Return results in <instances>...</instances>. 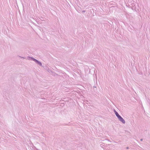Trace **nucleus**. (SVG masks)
I'll return each instance as SVG.
<instances>
[{"label": "nucleus", "mask_w": 150, "mask_h": 150, "mask_svg": "<svg viewBox=\"0 0 150 150\" xmlns=\"http://www.w3.org/2000/svg\"><path fill=\"white\" fill-rule=\"evenodd\" d=\"M48 72L50 73H52V74H54L53 75L54 76H57L58 75V74H56V73H54V72H53L51 70H49L48 71Z\"/></svg>", "instance_id": "nucleus-3"}, {"label": "nucleus", "mask_w": 150, "mask_h": 150, "mask_svg": "<svg viewBox=\"0 0 150 150\" xmlns=\"http://www.w3.org/2000/svg\"><path fill=\"white\" fill-rule=\"evenodd\" d=\"M85 12V11H84V10H83L82 11V12L83 13H84Z\"/></svg>", "instance_id": "nucleus-7"}, {"label": "nucleus", "mask_w": 150, "mask_h": 150, "mask_svg": "<svg viewBox=\"0 0 150 150\" xmlns=\"http://www.w3.org/2000/svg\"><path fill=\"white\" fill-rule=\"evenodd\" d=\"M126 149H129V147H126Z\"/></svg>", "instance_id": "nucleus-9"}, {"label": "nucleus", "mask_w": 150, "mask_h": 150, "mask_svg": "<svg viewBox=\"0 0 150 150\" xmlns=\"http://www.w3.org/2000/svg\"><path fill=\"white\" fill-rule=\"evenodd\" d=\"M37 64H38L39 66H42V64L41 62H40L38 60L37 63H36Z\"/></svg>", "instance_id": "nucleus-6"}, {"label": "nucleus", "mask_w": 150, "mask_h": 150, "mask_svg": "<svg viewBox=\"0 0 150 150\" xmlns=\"http://www.w3.org/2000/svg\"><path fill=\"white\" fill-rule=\"evenodd\" d=\"M48 72L50 73H52V74H54L53 75L54 76H57L58 75V74H56V73H54V72H53L51 70H49L48 71Z\"/></svg>", "instance_id": "nucleus-4"}, {"label": "nucleus", "mask_w": 150, "mask_h": 150, "mask_svg": "<svg viewBox=\"0 0 150 150\" xmlns=\"http://www.w3.org/2000/svg\"><path fill=\"white\" fill-rule=\"evenodd\" d=\"M140 140H141V141H142L143 140V139H140Z\"/></svg>", "instance_id": "nucleus-10"}, {"label": "nucleus", "mask_w": 150, "mask_h": 150, "mask_svg": "<svg viewBox=\"0 0 150 150\" xmlns=\"http://www.w3.org/2000/svg\"><path fill=\"white\" fill-rule=\"evenodd\" d=\"M114 112L115 115L117 117H118L119 115H120L115 110H114Z\"/></svg>", "instance_id": "nucleus-5"}, {"label": "nucleus", "mask_w": 150, "mask_h": 150, "mask_svg": "<svg viewBox=\"0 0 150 150\" xmlns=\"http://www.w3.org/2000/svg\"><path fill=\"white\" fill-rule=\"evenodd\" d=\"M28 59L29 60L33 61H34L36 63H37L38 61V60H37V59H35V58H34L33 57H28Z\"/></svg>", "instance_id": "nucleus-2"}, {"label": "nucleus", "mask_w": 150, "mask_h": 150, "mask_svg": "<svg viewBox=\"0 0 150 150\" xmlns=\"http://www.w3.org/2000/svg\"><path fill=\"white\" fill-rule=\"evenodd\" d=\"M19 57H20L21 58H24V59H25V58H24V57H21V56H19Z\"/></svg>", "instance_id": "nucleus-8"}, {"label": "nucleus", "mask_w": 150, "mask_h": 150, "mask_svg": "<svg viewBox=\"0 0 150 150\" xmlns=\"http://www.w3.org/2000/svg\"><path fill=\"white\" fill-rule=\"evenodd\" d=\"M117 117L119 119V120L123 124L125 123V120L120 115H119Z\"/></svg>", "instance_id": "nucleus-1"}]
</instances>
